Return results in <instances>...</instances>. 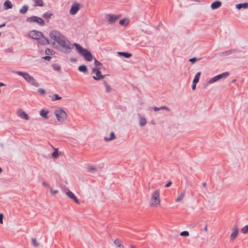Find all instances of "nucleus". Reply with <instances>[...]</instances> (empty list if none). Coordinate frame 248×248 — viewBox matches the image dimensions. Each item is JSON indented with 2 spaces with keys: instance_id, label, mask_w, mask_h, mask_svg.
Here are the masks:
<instances>
[{
  "instance_id": "obj_1",
  "label": "nucleus",
  "mask_w": 248,
  "mask_h": 248,
  "mask_svg": "<svg viewBox=\"0 0 248 248\" xmlns=\"http://www.w3.org/2000/svg\"><path fill=\"white\" fill-rule=\"evenodd\" d=\"M56 42L62 46L61 51L62 52L67 54L71 52L73 46L63 35H62Z\"/></svg>"
},
{
  "instance_id": "obj_2",
  "label": "nucleus",
  "mask_w": 248,
  "mask_h": 248,
  "mask_svg": "<svg viewBox=\"0 0 248 248\" xmlns=\"http://www.w3.org/2000/svg\"><path fill=\"white\" fill-rule=\"evenodd\" d=\"M73 46H75L78 52L82 56L85 60L88 62L92 61L93 55L89 50L84 48L80 45L76 43H74Z\"/></svg>"
},
{
  "instance_id": "obj_3",
  "label": "nucleus",
  "mask_w": 248,
  "mask_h": 248,
  "mask_svg": "<svg viewBox=\"0 0 248 248\" xmlns=\"http://www.w3.org/2000/svg\"><path fill=\"white\" fill-rule=\"evenodd\" d=\"M15 72L18 75L23 77V78L26 80V81L29 83V84L35 87H38L39 86V84L36 81V80L32 76L30 75L28 73L19 71H16Z\"/></svg>"
},
{
  "instance_id": "obj_4",
  "label": "nucleus",
  "mask_w": 248,
  "mask_h": 248,
  "mask_svg": "<svg viewBox=\"0 0 248 248\" xmlns=\"http://www.w3.org/2000/svg\"><path fill=\"white\" fill-rule=\"evenodd\" d=\"M160 190L156 189L152 194L149 204L152 207H157L160 205Z\"/></svg>"
},
{
  "instance_id": "obj_5",
  "label": "nucleus",
  "mask_w": 248,
  "mask_h": 248,
  "mask_svg": "<svg viewBox=\"0 0 248 248\" xmlns=\"http://www.w3.org/2000/svg\"><path fill=\"white\" fill-rule=\"evenodd\" d=\"M26 21L30 23H35L41 27L44 26L45 25V22L43 19L35 16L27 17L26 18Z\"/></svg>"
},
{
  "instance_id": "obj_6",
  "label": "nucleus",
  "mask_w": 248,
  "mask_h": 248,
  "mask_svg": "<svg viewBox=\"0 0 248 248\" xmlns=\"http://www.w3.org/2000/svg\"><path fill=\"white\" fill-rule=\"evenodd\" d=\"M57 120L60 123H63L67 117L66 112L62 109H56L54 112Z\"/></svg>"
},
{
  "instance_id": "obj_7",
  "label": "nucleus",
  "mask_w": 248,
  "mask_h": 248,
  "mask_svg": "<svg viewBox=\"0 0 248 248\" xmlns=\"http://www.w3.org/2000/svg\"><path fill=\"white\" fill-rule=\"evenodd\" d=\"M229 75V72H224L210 79L208 81V83L209 84H213L221 78H226Z\"/></svg>"
},
{
  "instance_id": "obj_8",
  "label": "nucleus",
  "mask_w": 248,
  "mask_h": 248,
  "mask_svg": "<svg viewBox=\"0 0 248 248\" xmlns=\"http://www.w3.org/2000/svg\"><path fill=\"white\" fill-rule=\"evenodd\" d=\"M100 67H94L92 69V73L95 74V76H93V78L96 80H100L104 78L105 75H103L100 71Z\"/></svg>"
},
{
  "instance_id": "obj_9",
  "label": "nucleus",
  "mask_w": 248,
  "mask_h": 248,
  "mask_svg": "<svg viewBox=\"0 0 248 248\" xmlns=\"http://www.w3.org/2000/svg\"><path fill=\"white\" fill-rule=\"evenodd\" d=\"M42 34L43 33L41 31L36 30H32L29 32L28 36L30 38L38 40L40 37L42 36Z\"/></svg>"
},
{
  "instance_id": "obj_10",
  "label": "nucleus",
  "mask_w": 248,
  "mask_h": 248,
  "mask_svg": "<svg viewBox=\"0 0 248 248\" xmlns=\"http://www.w3.org/2000/svg\"><path fill=\"white\" fill-rule=\"evenodd\" d=\"M62 34L59 31L56 30L51 31L49 32V37L51 39L54 40L56 42L62 36Z\"/></svg>"
},
{
  "instance_id": "obj_11",
  "label": "nucleus",
  "mask_w": 248,
  "mask_h": 248,
  "mask_svg": "<svg viewBox=\"0 0 248 248\" xmlns=\"http://www.w3.org/2000/svg\"><path fill=\"white\" fill-rule=\"evenodd\" d=\"M80 4L77 2H74L71 5V9L69 11V13L71 15H74L77 13L78 10L80 9L79 8Z\"/></svg>"
},
{
  "instance_id": "obj_12",
  "label": "nucleus",
  "mask_w": 248,
  "mask_h": 248,
  "mask_svg": "<svg viewBox=\"0 0 248 248\" xmlns=\"http://www.w3.org/2000/svg\"><path fill=\"white\" fill-rule=\"evenodd\" d=\"M121 16L120 15H114L112 14H109L107 16L108 21L109 23H113L116 21Z\"/></svg>"
},
{
  "instance_id": "obj_13",
  "label": "nucleus",
  "mask_w": 248,
  "mask_h": 248,
  "mask_svg": "<svg viewBox=\"0 0 248 248\" xmlns=\"http://www.w3.org/2000/svg\"><path fill=\"white\" fill-rule=\"evenodd\" d=\"M65 193H66V195L69 198H70L71 199L73 200L77 203L78 204L79 203V201L78 200V199L75 196L74 194L72 192H71L70 190H69V189H67L65 191Z\"/></svg>"
},
{
  "instance_id": "obj_14",
  "label": "nucleus",
  "mask_w": 248,
  "mask_h": 248,
  "mask_svg": "<svg viewBox=\"0 0 248 248\" xmlns=\"http://www.w3.org/2000/svg\"><path fill=\"white\" fill-rule=\"evenodd\" d=\"M37 41L38 43L42 45H46L49 44L48 39L45 37L43 33L42 34V36L40 37L39 39Z\"/></svg>"
},
{
  "instance_id": "obj_15",
  "label": "nucleus",
  "mask_w": 248,
  "mask_h": 248,
  "mask_svg": "<svg viewBox=\"0 0 248 248\" xmlns=\"http://www.w3.org/2000/svg\"><path fill=\"white\" fill-rule=\"evenodd\" d=\"M238 233V228L235 226L232 230V232L230 236V240L233 241L237 236Z\"/></svg>"
},
{
  "instance_id": "obj_16",
  "label": "nucleus",
  "mask_w": 248,
  "mask_h": 248,
  "mask_svg": "<svg viewBox=\"0 0 248 248\" xmlns=\"http://www.w3.org/2000/svg\"><path fill=\"white\" fill-rule=\"evenodd\" d=\"M236 52V50L234 49H231L228 50H226L220 53L219 55L221 56H226L230 55Z\"/></svg>"
},
{
  "instance_id": "obj_17",
  "label": "nucleus",
  "mask_w": 248,
  "mask_h": 248,
  "mask_svg": "<svg viewBox=\"0 0 248 248\" xmlns=\"http://www.w3.org/2000/svg\"><path fill=\"white\" fill-rule=\"evenodd\" d=\"M221 2L218 0H216L213 2L211 5V8L213 9H216L219 8L221 6Z\"/></svg>"
},
{
  "instance_id": "obj_18",
  "label": "nucleus",
  "mask_w": 248,
  "mask_h": 248,
  "mask_svg": "<svg viewBox=\"0 0 248 248\" xmlns=\"http://www.w3.org/2000/svg\"><path fill=\"white\" fill-rule=\"evenodd\" d=\"M139 118L140 121V126H143L147 124V120L145 117L141 115H139Z\"/></svg>"
},
{
  "instance_id": "obj_19",
  "label": "nucleus",
  "mask_w": 248,
  "mask_h": 248,
  "mask_svg": "<svg viewBox=\"0 0 248 248\" xmlns=\"http://www.w3.org/2000/svg\"><path fill=\"white\" fill-rule=\"evenodd\" d=\"M18 116L20 118H21L24 120H28L29 119V116H28L27 114L24 111H22V110L19 111L18 112Z\"/></svg>"
},
{
  "instance_id": "obj_20",
  "label": "nucleus",
  "mask_w": 248,
  "mask_h": 248,
  "mask_svg": "<svg viewBox=\"0 0 248 248\" xmlns=\"http://www.w3.org/2000/svg\"><path fill=\"white\" fill-rule=\"evenodd\" d=\"M186 195V191L185 190H184L183 191L181 192V193L179 194L178 197L175 199V202H180L184 198Z\"/></svg>"
},
{
  "instance_id": "obj_21",
  "label": "nucleus",
  "mask_w": 248,
  "mask_h": 248,
  "mask_svg": "<svg viewBox=\"0 0 248 248\" xmlns=\"http://www.w3.org/2000/svg\"><path fill=\"white\" fill-rule=\"evenodd\" d=\"M114 244L119 248H124V246L122 244V242L119 239H115L114 241Z\"/></svg>"
},
{
  "instance_id": "obj_22",
  "label": "nucleus",
  "mask_w": 248,
  "mask_h": 248,
  "mask_svg": "<svg viewBox=\"0 0 248 248\" xmlns=\"http://www.w3.org/2000/svg\"><path fill=\"white\" fill-rule=\"evenodd\" d=\"M5 9H11L13 7V4L9 0H6L3 4Z\"/></svg>"
},
{
  "instance_id": "obj_23",
  "label": "nucleus",
  "mask_w": 248,
  "mask_h": 248,
  "mask_svg": "<svg viewBox=\"0 0 248 248\" xmlns=\"http://www.w3.org/2000/svg\"><path fill=\"white\" fill-rule=\"evenodd\" d=\"M236 8L238 9L241 8L248 9V3H241L236 5Z\"/></svg>"
},
{
  "instance_id": "obj_24",
  "label": "nucleus",
  "mask_w": 248,
  "mask_h": 248,
  "mask_svg": "<svg viewBox=\"0 0 248 248\" xmlns=\"http://www.w3.org/2000/svg\"><path fill=\"white\" fill-rule=\"evenodd\" d=\"M53 16L52 13L50 11H47L43 14V17L48 21Z\"/></svg>"
},
{
  "instance_id": "obj_25",
  "label": "nucleus",
  "mask_w": 248,
  "mask_h": 248,
  "mask_svg": "<svg viewBox=\"0 0 248 248\" xmlns=\"http://www.w3.org/2000/svg\"><path fill=\"white\" fill-rule=\"evenodd\" d=\"M48 111H47L46 109H43L41 110L40 112V115L43 118H44L45 119H47L48 118Z\"/></svg>"
},
{
  "instance_id": "obj_26",
  "label": "nucleus",
  "mask_w": 248,
  "mask_h": 248,
  "mask_svg": "<svg viewBox=\"0 0 248 248\" xmlns=\"http://www.w3.org/2000/svg\"><path fill=\"white\" fill-rule=\"evenodd\" d=\"M118 54L119 56H123L126 58H129L132 56V54L125 52H118Z\"/></svg>"
},
{
  "instance_id": "obj_27",
  "label": "nucleus",
  "mask_w": 248,
  "mask_h": 248,
  "mask_svg": "<svg viewBox=\"0 0 248 248\" xmlns=\"http://www.w3.org/2000/svg\"><path fill=\"white\" fill-rule=\"evenodd\" d=\"M129 22V21L128 19L125 18L120 20L119 21V24L122 26H125L128 24Z\"/></svg>"
},
{
  "instance_id": "obj_28",
  "label": "nucleus",
  "mask_w": 248,
  "mask_h": 248,
  "mask_svg": "<svg viewBox=\"0 0 248 248\" xmlns=\"http://www.w3.org/2000/svg\"><path fill=\"white\" fill-rule=\"evenodd\" d=\"M29 9L28 6L25 5L20 9L19 12L21 14H25Z\"/></svg>"
},
{
  "instance_id": "obj_29",
  "label": "nucleus",
  "mask_w": 248,
  "mask_h": 248,
  "mask_svg": "<svg viewBox=\"0 0 248 248\" xmlns=\"http://www.w3.org/2000/svg\"><path fill=\"white\" fill-rule=\"evenodd\" d=\"M34 2V6H43L44 2L42 0H33Z\"/></svg>"
},
{
  "instance_id": "obj_30",
  "label": "nucleus",
  "mask_w": 248,
  "mask_h": 248,
  "mask_svg": "<svg viewBox=\"0 0 248 248\" xmlns=\"http://www.w3.org/2000/svg\"><path fill=\"white\" fill-rule=\"evenodd\" d=\"M115 139V136L114 133L113 132H111L110 133V138H108L105 137L104 138V140H105L106 141H109L113 140Z\"/></svg>"
},
{
  "instance_id": "obj_31",
  "label": "nucleus",
  "mask_w": 248,
  "mask_h": 248,
  "mask_svg": "<svg viewBox=\"0 0 248 248\" xmlns=\"http://www.w3.org/2000/svg\"><path fill=\"white\" fill-rule=\"evenodd\" d=\"M78 69L79 71L83 72V73H85L87 71V68L86 66L85 65H80L78 67Z\"/></svg>"
},
{
  "instance_id": "obj_32",
  "label": "nucleus",
  "mask_w": 248,
  "mask_h": 248,
  "mask_svg": "<svg viewBox=\"0 0 248 248\" xmlns=\"http://www.w3.org/2000/svg\"><path fill=\"white\" fill-rule=\"evenodd\" d=\"M201 74V72H198L195 76L194 79L193 80V82H194V83L195 82V83H197L199 81V78H200Z\"/></svg>"
},
{
  "instance_id": "obj_33",
  "label": "nucleus",
  "mask_w": 248,
  "mask_h": 248,
  "mask_svg": "<svg viewBox=\"0 0 248 248\" xmlns=\"http://www.w3.org/2000/svg\"><path fill=\"white\" fill-rule=\"evenodd\" d=\"M104 84L105 85V86L106 87V92L107 93H109L111 91V88L110 86L107 83V82L106 81H104Z\"/></svg>"
},
{
  "instance_id": "obj_34",
  "label": "nucleus",
  "mask_w": 248,
  "mask_h": 248,
  "mask_svg": "<svg viewBox=\"0 0 248 248\" xmlns=\"http://www.w3.org/2000/svg\"><path fill=\"white\" fill-rule=\"evenodd\" d=\"M241 232L243 234H247L248 233V225H246L243 227L241 230Z\"/></svg>"
},
{
  "instance_id": "obj_35",
  "label": "nucleus",
  "mask_w": 248,
  "mask_h": 248,
  "mask_svg": "<svg viewBox=\"0 0 248 248\" xmlns=\"http://www.w3.org/2000/svg\"><path fill=\"white\" fill-rule=\"evenodd\" d=\"M88 171L90 172H94L96 170V168L93 166H89L87 168Z\"/></svg>"
},
{
  "instance_id": "obj_36",
  "label": "nucleus",
  "mask_w": 248,
  "mask_h": 248,
  "mask_svg": "<svg viewBox=\"0 0 248 248\" xmlns=\"http://www.w3.org/2000/svg\"><path fill=\"white\" fill-rule=\"evenodd\" d=\"M45 53L47 55H52L54 54V51L49 48H46L45 50Z\"/></svg>"
},
{
  "instance_id": "obj_37",
  "label": "nucleus",
  "mask_w": 248,
  "mask_h": 248,
  "mask_svg": "<svg viewBox=\"0 0 248 248\" xmlns=\"http://www.w3.org/2000/svg\"><path fill=\"white\" fill-rule=\"evenodd\" d=\"M61 98H62L61 97L59 96V95H58L57 94H55L52 97V100L53 101H55L56 100H60Z\"/></svg>"
},
{
  "instance_id": "obj_38",
  "label": "nucleus",
  "mask_w": 248,
  "mask_h": 248,
  "mask_svg": "<svg viewBox=\"0 0 248 248\" xmlns=\"http://www.w3.org/2000/svg\"><path fill=\"white\" fill-rule=\"evenodd\" d=\"M94 65L96 67H100L101 66H102V64L95 59H94Z\"/></svg>"
},
{
  "instance_id": "obj_39",
  "label": "nucleus",
  "mask_w": 248,
  "mask_h": 248,
  "mask_svg": "<svg viewBox=\"0 0 248 248\" xmlns=\"http://www.w3.org/2000/svg\"><path fill=\"white\" fill-rule=\"evenodd\" d=\"M32 244L35 247H37L39 246V244L37 242L36 239L35 238L31 239Z\"/></svg>"
},
{
  "instance_id": "obj_40",
  "label": "nucleus",
  "mask_w": 248,
  "mask_h": 248,
  "mask_svg": "<svg viewBox=\"0 0 248 248\" xmlns=\"http://www.w3.org/2000/svg\"><path fill=\"white\" fill-rule=\"evenodd\" d=\"M52 156L53 157L56 158L59 156L58 151L57 149H55L54 152L52 153Z\"/></svg>"
},
{
  "instance_id": "obj_41",
  "label": "nucleus",
  "mask_w": 248,
  "mask_h": 248,
  "mask_svg": "<svg viewBox=\"0 0 248 248\" xmlns=\"http://www.w3.org/2000/svg\"><path fill=\"white\" fill-rule=\"evenodd\" d=\"M53 68L55 71H60L61 70V66L59 65L55 64L53 65Z\"/></svg>"
},
{
  "instance_id": "obj_42",
  "label": "nucleus",
  "mask_w": 248,
  "mask_h": 248,
  "mask_svg": "<svg viewBox=\"0 0 248 248\" xmlns=\"http://www.w3.org/2000/svg\"><path fill=\"white\" fill-rule=\"evenodd\" d=\"M180 235L183 236H187L189 235V232L187 231H185L181 232Z\"/></svg>"
},
{
  "instance_id": "obj_43",
  "label": "nucleus",
  "mask_w": 248,
  "mask_h": 248,
  "mask_svg": "<svg viewBox=\"0 0 248 248\" xmlns=\"http://www.w3.org/2000/svg\"><path fill=\"white\" fill-rule=\"evenodd\" d=\"M49 189L52 195H54L58 193V191L57 190H53L51 187H49Z\"/></svg>"
},
{
  "instance_id": "obj_44",
  "label": "nucleus",
  "mask_w": 248,
  "mask_h": 248,
  "mask_svg": "<svg viewBox=\"0 0 248 248\" xmlns=\"http://www.w3.org/2000/svg\"><path fill=\"white\" fill-rule=\"evenodd\" d=\"M38 92H39L42 94H45L46 93V91L44 89L42 88H39L38 90Z\"/></svg>"
},
{
  "instance_id": "obj_45",
  "label": "nucleus",
  "mask_w": 248,
  "mask_h": 248,
  "mask_svg": "<svg viewBox=\"0 0 248 248\" xmlns=\"http://www.w3.org/2000/svg\"><path fill=\"white\" fill-rule=\"evenodd\" d=\"M160 110L164 109V110H166L168 111L170 110V109L168 107L165 106L160 107Z\"/></svg>"
},
{
  "instance_id": "obj_46",
  "label": "nucleus",
  "mask_w": 248,
  "mask_h": 248,
  "mask_svg": "<svg viewBox=\"0 0 248 248\" xmlns=\"http://www.w3.org/2000/svg\"><path fill=\"white\" fill-rule=\"evenodd\" d=\"M3 215L2 214L0 213V224H3Z\"/></svg>"
},
{
  "instance_id": "obj_47",
  "label": "nucleus",
  "mask_w": 248,
  "mask_h": 248,
  "mask_svg": "<svg viewBox=\"0 0 248 248\" xmlns=\"http://www.w3.org/2000/svg\"><path fill=\"white\" fill-rule=\"evenodd\" d=\"M45 60L49 61L51 59V57L49 56H46L43 58Z\"/></svg>"
},
{
  "instance_id": "obj_48",
  "label": "nucleus",
  "mask_w": 248,
  "mask_h": 248,
  "mask_svg": "<svg viewBox=\"0 0 248 248\" xmlns=\"http://www.w3.org/2000/svg\"><path fill=\"white\" fill-rule=\"evenodd\" d=\"M196 60H197V58L194 57V58L190 59L189 61L190 62H191L192 63H194L196 61Z\"/></svg>"
},
{
  "instance_id": "obj_49",
  "label": "nucleus",
  "mask_w": 248,
  "mask_h": 248,
  "mask_svg": "<svg viewBox=\"0 0 248 248\" xmlns=\"http://www.w3.org/2000/svg\"><path fill=\"white\" fill-rule=\"evenodd\" d=\"M197 83H194V82H192V89L193 90H194L196 89V86Z\"/></svg>"
},
{
  "instance_id": "obj_50",
  "label": "nucleus",
  "mask_w": 248,
  "mask_h": 248,
  "mask_svg": "<svg viewBox=\"0 0 248 248\" xmlns=\"http://www.w3.org/2000/svg\"><path fill=\"white\" fill-rule=\"evenodd\" d=\"M153 109L155 111H157L160 110V107H155L153 108Z\"/></svg>"
},
{
  "instance_id": "obj_51",
  "label": "nucleus",
  "mask_w": 248,
  "mask_h": 248,
  "mask_svg": "<svg viewBox=\"0 0 248 248\" xmlns=\"http://www.w3.org/2000/svg\"><path fill=\"white\" fill-rule=\"evenodd\" d=\"M172 184V182L171 181H170L168 183H167L166 185H165V187H169Z\"/></svg>"
},
{
  "instance_id": "obj_52",
  "label": "nucleus",
  "mask_w": 248,
  "mask_h": 248,
  "mask_svg": "<svg viewBox=\"0 0 248 248\" xmlns=\"http://www.w3.org/2000/svg\"><path fill=\"white\" fill-rule=\"evenodd\" d=\"M42 185H43L44 186H45L49 187H50V186H49V185H48L47 183H46V182H43V183H42Z\"/></svg>"
},
{
  "instance_id": "obj_53",
  "label": "nucleus",
  "mask_w": 248,
  "mask_h": 248,
  "mask_svg": "<svg viewBox=\"0 0 248 248\" xmlns=\"http://www.w3.org/2000/svg\"><path fill=\"white\" fill-rule=\"evenodd\" d=\"M204 230L205 232H207L208 231V226L206 225L204 227Z\"/></svg>"
},
{
  "instance_id": "obj_54",
  "label": "nucleus",
  "mask_w": 248,
  "mask_h": 248,
  "mask_svg": "<svg viewBox=\"0 0 248 248\" xmlns=\"http://www.w3.org/2000/svg\"><path fill=\"white\" fill-rule=\"evenodd\" d=\"M5 84L2 82H0V87L5 86Z\"/></svg>"
},
{
  "instance_id": "obj_55",
  "label": "nucleus",
  "mask_w": 248,
  "mask_h": 248,
  "mask_svg": "<svg viewBox=\"0 0 248 248\" xmlns=\"http://www.w3.org/2000/svg\"><path fill=\"white\" fill-rule=\"evenodd\" d=\"M5 25H6V24L5 23L2 24L0 25V28L4 27L5 26Z\"/></svg>"
},
{
  "instance_id": "obj_56",
  "label": "nucleus",
  "mask_w": 248,
  "mask_h": 248,
  "mask_svg": "<svg viewBox=\"0 0 248 248\" xmlns=\"http://www.w3.org/2000/svg\"><path fill=\"white\" fill-rule=\"evenodd\" d=\"M202 186L205 187L206 186V183L205 182L203 183Z\"/></svg>"
},
{
  "instance_id": "obj_57",
  "label": "nucleus",
  "mask_w": 248,
  "mask_h": 248,
  "mask_svg": "<svg viewBox=\"0 0 248 248\" xmlns=\"http://www.w3.org/2000/svg\"><path fill=\"white\" fill-rule=\"evenodd\" d=\"M129 248H136L134 245H131L129 247Z\"/></svg>"
},
{
  "instance_id": "obj_58",
  "label": "nucleus",
  "mask_w": 248,
  "mask_h": 248,
  "mask_svg": "<svg viewBox=\"0 0 248 248\" xmlns=\"http://www.w3.org/2000/svg\"><path fill=\"white\" fill-rule=\"evenodd\" d=\"M71 62H76V59H71Z\"/></svg>"
},
{
  "instance_id": "obj_59",
  "label": "nucleus",
  "mask_w": 248,
  "mask_h": 248,
  "mask_svg": "<svg viewBox=\"0 0 248 248\" xmlns=\"http://www.w3.org/2000/svg\"><path fill=\"white\" fill-rule=\"evenodd\" d=\"M2 170L1 169V168L0 167V173H1L2 172Z\"/></svg>"
}]
</instances>
